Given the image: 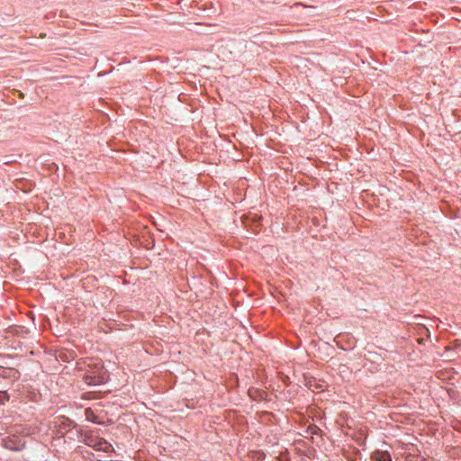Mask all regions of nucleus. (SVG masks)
<instances>
[{"label": "nucleus", "instance_id": "1", "mask_svg": "<svg viewBox=\"0 0 461 461\" xmlns=\"http://www.w3.org/2000/svg\"><path fill=\"white\" fill-rule=\"evenodd\" d=\"M85 379L88 384H102L106 380V372L104 371L102 366L95 364L94 367L87 371Z\"/></svg>", "mask_w": 461, "mask_h": 461}, {"label": "nucleus", "instance_id": "2", "mask_svg": "<svg viewBox=\"0 0 461 461\" xmlns=\"http://www.w3.org/2000/svg\"><path fill=\"white\" fill-rule=\"evenodd\" d=\"M372 458L374 461H391V456L386 451H375Z\"/></svg>", "mask_w": 461, "mask_h": 461}, {"label": "nucleus", "instance_id": "3", "mask_svg": "<svg viewBox=\"0 0 461 461\" xmlns=\"http://www.w3.org/2000/svg\"><path fill=\"white\" fill-rule=\"evenodd\" d=\"M94 447L103 451H108L112 447L111 444L103 439H99Z\"/></svg>", "mask_w": 461, "mask_h": 461}]
</instances>
